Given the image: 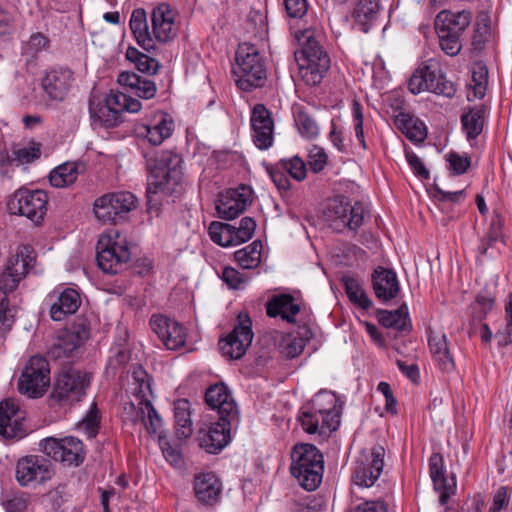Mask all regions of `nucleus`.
Returning <instances> with one entry per match:
<instances>
[{"label": "nucleus", "instance_id": "obj_18", "mask_svg": "<svg viewBox=\"0 0 512 512\" xmlns=\"http://www.w3.org/2000/svg\"><path fill=\"white\" fill-rule=\"evenodd\" d=\"M252 190L246 185L237 189H229L220 193L216 201L218 216L225 220H233L243 213L251 203Z\"/></svg>", "mask_w": 512, "mask_h": 512}, {"label": "nucleus", "instance_id": "obj_17", "mask_svg": "<svg viewBox=\"0 0 512 512\" xmlns=\"http://www.w3.org/2000/svg\"><path fill=\"white\" fill-rule=\"evenodd\" d=\"M385 449L376 445L369 455H362L356 461L353 481L360 487H371L379 479L384 468Z\"/></svg>", "mask_w": 512, "mask_h": 512}, {"label": "nucleus", "instance_id": "obj_11", "mask_svg": "<svg viewBox=\"0 0 512 512\" xmlns=\"http://www.w3.org/2000/svg\"><path fill=\"white\" fill-rule=\"evenodd\" d=\"M137 206V198L128 191L105 194L94 202V214L103 221L118 223Z\"/></svg>", "mask_w": 512, "mask_h": 512}, {"label": "nucleus", "instance_id": "obj_57", "mask_svg": "<svg viewBox=\"0 0 512 512\" xmlns=\"http://www.w3.org/2000/svg\"><path fill=\"white\" fill-rule=\"evenodd\" d=\"M145 407V420L142 421L150 434H156L161 426V418L151 401L142 404Z\"/></svg>", "mask_w": 512, "mask_h": 512}, {"label": "nucleus", "instance_id": "obj_43", "mask_svg": "<svg viewBox=\"0 0 512 512\" xmlns=\"http://www.w3.org/2000/svg\"><path fill=\"white\" fill-rule=\"evenodd\" d=\"M342 282L345 292L351 302L364 310L370 309L372 301L369 299L367 293L360 286L356 278L345 275L342 277Z\"/></svg>", "mask_w": 512, "mask_h": 512}, {"label": "nucleus", "instance_id": "obj_39", "mask_svg": "<svg viewBox=\"0 0 512 512\" xmlns=\"http://www.w3.org/2000/svg\"><path fill=\"white\" fill-rule=\"evenodd\" d=\"M78 177V165L72 162H66L49 175L50 184L56 188H64L73 184Z\"/></svg>", "mask_w": 512, "mask_h": 512}, {"label": "nucleus", "instance_id": "obj_29", "mask_svg": "<svg viewBox=\"0 0 512 512\" xmlns=\"http://www.w3.org/2000/svg\"><path fill=\"white\" fill-rule=\"evenodd\" d=\"M472 14L468 10L452 12L443 9L435 18L436 32H464L470 25Z\"/></svg>", "mask_w": 512, "mask_h": 512}, {"label": "nucleus", "instance_id": "obj_36", "mask_svg": "<svg viewBox=\"0 0 512 512\" xmlns=\"http://www.w3.org/2000/svg\"><path fill=\"white\" fill-rule=\"evenodd\" d=\"M118 83L134 90V93L143 99L153 98L157 91L155 82L134 72H122L118 76Z\"/></svg>", "mask_w": 512, "mask_h": 512}, {"label": "nucleus", "instance_id": "obj_5", "mask_svg": "<svg viewBox=\"0 0 512 512\" xmlns=\"http://www.w3.org/2000/svg\"><path fill=\"white\" fill-rule=\"evenodd\" d=\"M336 402L334 394L318 393L311 407L299 415L303 430L309 434L337 430L340 424V411L336 410Z\"/></svg>", "mask_w": 512, "mask_h": 512}, {"label": "nucleus", "instance_id": "obj_55", "mask_svg": "<svg viewBox=\"0 0 512 512\" xmlns=\"http://www.w3.org/2000/svg\"><path fill=\"white\" fill-rule=\"evenodd\" d=\"M221 278L230 289H240L248 281L245 274L229 266L223 269Z\"/></svg>", "mask_w": 512, "mask_h": 512}, {"label": "nucleus", "instance_id": "obj_47", "mask_svg": "<svg viewBox=\"0 0 512 512\" xmlns=\"http://www.w3.org/2000/svg\"><path fill=\"white\" fill-rule=\"evenodd\" d=\"M472 87L474 98L481 99L485 96L488 85V68L482 61L475 62L472 67Z\"/></svg>", "mask_w": 512, "mask_h": 512}, {"label": "nucleus", "instance_id": "obj_38", "mask_svg": "<svg viewBox=\"0 0 512 512\" xmlns=\"http://www.w3.org/2000/svg\"><path fill=\"white\" fill-rule=\"evenodd\" d=\"M378 315L380 324L386 328H393L398 332L410 331L411 329L406 304H402L394 311L381 310Z\"/></svg>", "mask_w": 512, "mask_h": 512}, {"label": "nucleus", "instance_id": "obj_64", "mask_svg": "<svg viewBox=\"0 0 512 512\" xmlns=\"http://www.w3.org/2000/svg\"><path fill=\"white\" fill-rule=\"evenodd\" d=\"M305 348L303 340L297 337H289L285 340L282 346L281 353L288 359H293L299 356Z\"/></svg>", "mask_w": 512, "mask_h": 512}, {"label": "nucleus", "instance_id": "obj_13", "mask_svg": "<svg viewBox=\"0 0 512 512\" xmlns=\"http://www.w3.org/2000/svg\"><path fill=\"white\" fill-rule=\"evenodd\" d=\"M35 263L33 249L29 245H21L16 253L9 257L7 265L0 275V288L7 294L14 291L19 282L28 274Z\"/></svg>", "mask_w": 512, "mask_h": 512}, {"label": "nucleus", "instance_id": "obj_45", "mask_svg": "<svg viewBox=\"0 0 512 512\" xmlns=\"http://www.w3.org/2000/svg\"><path fill=\"white\" fill-rule=\"evenodd\" d=\"M262 244L259 240L252 242L246 247L234 253L235 260L244 269H254L261 262Z\"/></svg>", "mask_w": 512, "mask_h": 512}, {"label": "nucleus", "instance_id": "obj_4", "mask_svg": "<svg viewBox=\"0 0 512 512\" xmlns=\"http://www.w3.org/2000/svg\"><path fill=\"white\" fill-rule=\"evenodd\" d=\"M291 474L299 485L307 491L316 490L322 482L324 459L320 450L313 444L301 443L291 451Z\"/></svg>", "mask_w": 512, "mask_h": 512}, {"label": "nucleus", "instance_id": "obj_50", "mask_svg": "<svg viewBox=\"0 0 512 512\" xmlns=\"http://www.w3.org/2000/svg\"><path fill=\"white\" fill-rule=\"evenodd\" d=\"M13 160L19 165L29 164L39 159L41 156L40 144L32 143L28 147H13L12 150Z\"/></svg>", "mask_w": 512, "mask_h": 512}, {"label": "nucleus", "instance_id": "obj_44", "mask_svg": "<svg viewBox=\"0 0 512 512\" xmlns=\"http://www.w3.org/2000/svg\"><path fill=\"white\" fill-rule=\"evenodd\" d=\"M233 231L234 225L218 221L211 222L208 228L211 240L222 247L237 245Z\"/></svg>", "mask_w": 512, "mask_h": 512}, {"label": "nucleus", "instance_id": "obj_23", "mask_svg": "<svg viewBox=\"0 0 512 512\" xmlns=\"http://www.w3.org/2000/svg\"><path fill=\"white\" fill-rule=\"evenodd\" d=\"M193 490L198 502L212 507L220 501L223 486L215 473L202 472L194 476Z\"/></svg>", "mask_w": 512, "mask_h": 512}, {"label": "nucleus", "instance_id": "obj_54", "mask_svg": "<svg viewBox=\"0 0 512 512\" xmlns=\"http://www.w3.org/2000/svg\"><path fill=\"white\" fill-rule=\"evenodd\" d=\"M441 49L449 56H456L462 48L459 34H437Z\"/></svg>", "mask_w": 512, "mask_h": 512}, {"label": "nucleus", "instance_id": "obj_22", "mask_svg": "<svg viewBox=\"0 0 512 512\" xmlns=\"http://www.w3.org/2000/svg\"><path fill=\"white\" fill-rule=\"evenodd\" d=\"M429 473L434 490L439 492V503L444 506L456 493V479L445 475L444 460L440 453H433L429 459Z\"/></svg>", "mask_w": 512, "mask_h": 512}, {"label": "nucleus", "instance_id": "obj_19", "mask_svg": "<svg viewBox=\"0 0 512 512\" xmlns=\"http://www.w3.org/2000/svg\"><path fill=\"white\" fill-rule=\"evenodd\" d=\"M238 423L239 421H232L228 417H219V420L212 423L208 430H200V446L211 454L220 452L231 441V429Z\"/></svg>", "mask_w": 512, "mask_h": 512}, {"label": "nucleus", "instance_id": "obj_7", "mask_svg": "<svg viewBox=\"0 0 512 512\" xmlns=\"http://www.w3.org/2000/svg\"><path fill=\"white\" fill-rule=\"evenodd\" d=\"M365 209L362 203L356 202L353 206L342 196L329 199L323 208L325 222L335 231L344 228L357 231L363 224Z\"/></svg>", "mask_w": 512, "mask_h": 512}, {"label": "nucleus", "instance_id": "obj_1", "mask_svg": "<svg viewBox=\"0 0 512 512\" xmlns=\"http://www.w3.org/2000/svg\"><path fill=\"white\" fill-rule=\"evenodd\" d=\"M181 157L171 151H161L146 156L149 171L147 204L149 209L158 205L157 195L178 197L183 191Z\"/></svg>", "mask_w": 512, "mask_h": 512}, {"label": "nucleus", "instance_id": "obj_12", "mask_svg": "<svg viewBox=\"0 0 512 512\" xmlns=\"http://www.w3.org/2000/svg\"><path fill=\"white\" fill-rule=\"evenodd\" d=\"M39 448L46 456L66 466H79L85 459L82 441L73 436L45 438L39 442Z\"/></svg>", "mask_w": 512, "mask_h": 512}, {"label": "nucleus", "instance_id": "obj_49", "mask_svg": "<svg viewBox=\"0 0 512 512\" xmlns=\"http://www.w3.org/2000/svg\"><path fill=\"white\" fill-rule=\"evenodd\" d=\"M279 167L283 168L287 174L297 181H302L306 177V164L298 156H294L290 159H281L279 161Z\"/></svg>", "mask_w": 512, "mask_h": 512}, {"label": "nucleus", "instance_id": "obj_60", "mask_svg": "<svg viewBox=\"0 0 512 512\" xmlns=\"http://www.w3.org/2000/svg\"><path fill=\"white\" fill-rule=\"evenodd\" d=\"M100 419L96 409L90 410L83 421L79 424V428L85 432L88 438H94L98 434Z\"/></svg>", "mask_w": 512, "mask_h": 512}, {"label": "nucleus", "instance_id": "obj_25", "mask_svg": "<svg viewBox=\"0 0 512 512\" xmlns=\"http://www.w3.org/2000/svg\"><path fill=\"white\" fill-rule=\"evenodd\" d=\"M380 12V0H359L352 14L351 28L361 32L377 29Z\"/></svg>", "mask_w": 512, "mask_h": 512}, {"label": "nucleus", "instance_id": "obj_62", "mask_svg": "<svg viewBox=\"0 0 512 512\" xmlns=\"http://www.w3.org/2000/svg\"><path fill=\"white\" fill-rule=\"evenodd\" d=\"M447 161L449 162L450 169L456 175L464 174L471 165V160L468 156H462L456 152H450L447 155Z\"/></svg>", "mask_w": 512, "mask_h": 512}, {"label": "nucleus", "instance_id": "obj_34", "mask_svg": "<svg viewBox=\"0 0 512 512\" xmlns=\"http://www.w3.org/2000/svg\"><path fill=\"white\" fill-rule=\"evenodd\" d=\"M152 32H172L179 30V15L167 3L155 7L151 14Z\"/></svg>", "mask_w": 512, "mask_h": 512}, {"label": "nucleus", "instance_id": "obj_27", "mask_svg": "<svg viewBox=\"0 0 512 512\" xmlns=\"http://www.w3.org/2000/svg\"><path fill=\"white\" fill-rule=\"evenodd\" d=\"M372 285L375 296L382 302L394 299L400 291L396 273L391 269L383 267H378L374 270Z\"/></svg>", "mask_w": 512, "mask_h": 512}, {"label": "nucleus", "instance_id": "obj_51", "mask_svg": "<svg viewBox=\"0 0 512 512\" xmlns=\"http://www.w3.org/2000/svg\"><path fill=\"white\" fill-rule=\"evenodd\" d=\"M137 44L146 52L156 48L157 42L166 43L173 39L174 34H133Z\"/></svg>", "mask_w": 512, "mask_h": 512}, {"label": "nucleus", "instance_id": "obj_59", "mask_svg": "<svg viewBox=\"0 0 512 512\" xmlns=\"http://www.w3.org/2000/svg\"><path fill=\"white\" fill-rule=\"evenodd\" d=\"M346 512H388L387 504L382 500H365L352 503Z\"/></svg>", "mask_w": 512, "mask_h": 512}, {"label": "nucleus", "instance_id": "obj_52", "mask_svg": "<svg viewBox=\"0 0 512 512\" xmlns=\"http://www.w3.org/2000/svg\"><path fill=\"white\" fill-rule=\"evenodd\" d=\"M256 229V222L251 217H243L240 220V224L238 227L234 226V237L236 239V244L240 245L248 240H250Z\"/></svg>", "mask_w": 512, "mask_h": 512}, {"label": "nucleus", "instance_id": "obj_33", "mask_svg": "<svg viewBox=\"0 0 512 512\" xmlns=\"http://www.w3.org/2000/svg\"><path fill=\"white\" fill-rule=\"evenodd\" d=\"M19 411L18 405L11 399L0 402V436L13 439L20 436L21 423L14 419Z\"/></svg>", "mask_w": 512, "mask_h": 512}, {"label": "nucleus", "instance_id": "obj_30", "mask_svg": "<svg viewBox=\"0 0 512 512\" xmlns=\"http://www.w3.org/2000/svg\"><path fill=\"white\" fill-rule=\"evenodd\" d=\"M428 344L430 352L439 368L444 372L453 371L455 363L448 347L447 337L444 333L428 330Z\"/></svg>", "mask_w": 512, "mask_h": 512}, {"label": "nucleus", "instance_id": "obj_24", "mask_svg": "<svg viewBox=\"0 0 512 512\" xmlns=\"http://www.w3.org/2000/svg\"><path fill=\"white\" fill-rule=\"evenodd\" d=\"M205 401L211 409H216L219 417L239 421V411L228 388L223 384L211 385L205 393Z\"/></svg>", "mask_w": 512, "mask_h": 512}, {"label": "nucleus", "instance_id": "obj_32", "mask_svg": "<svg viewBox=\"0 0 512 512\" xmlns=\"http://www.w3.org/2000/svg\"><path fill=\"white\" fill-rule=\"evenodd\" d=\"M81 305V297L73 288H65L51 305L50 316L54 321H62L76 313Z\"/></svg>", "mask_w": 512, "mask_h": 512}, {"label": "nucleus", "instance_id": "obj_21", "mask_svg": "<svg viewBox=\"0 0 512 512\" xmlns=\"http://www.w3.org/2000/svg\"><path fill=\"white\" fill-rule=\"evenodd\" d=\"M252 139L257 148L268 149L273 144L274 121L271 112L263 104H256L250 117Z\"/></svg>", "mask_w": 512, "mask_h": 512}, {"label": "nucleus", "instance_id": "obj_63", "mask_svg": "<svg viewBox=\"0 0 512 512\" xmlns=\"http://www.w3.org/2000/svg\"><path fill=\"white\" fill-rule=\"evenodd\" d=\"M327 159L324 149L315 146L309 152L308 164L310 169L315 173L322 171L327 164Z\"/></svg>", "mask_w": 512, "mask_h": 512}, {"label": "nucleus", "instance_id": "obj_20", "mask_svg": "<svg viewBox=\"0 0 512 512\" xmlns=\"http://www.w3.org/2000/svg\"><path fill=\"white\" fill-rule=\"evenodd\" d=\"M150 326L169 350H176L186 343V329L179 322L164 315H153Z\"/></svg>", "mask_w": 512, "mask_h": 512}, {"label": "nucleus", "instance_id": "obj_37", "mask_svg": "<svg viewBox=\"0 0 512 512\" xmlns=\"http://www.w3.org/2000/svg\"><path fill=\"white\" fill-rule=\"evenodd\" d=\"M145 136L148 141L154 145H160L164 142L165 139L169 138L172 135L174 129V122L169 117V115L165 113H159V115L155 118L154 123L145 125Z\"/></svg>", "mask_w": 512, "mask_h": 512}, {"label": "nucleus", "instance_id": "obj_26", "mask_svg": "<svg viewBox=\"0 0 512 512\" xmlns=\"http://www.w3.org/2000/svg\"><path fill=\"white\" fill-rule=\"evenodd\" d=\"M72 81L73 72L70 69H53L47 72L46 76L43 78L42 86L50 99L63 101Z\"/></svg>", "mask_w": 512, "mask_h": 512}, {"label": "nucleus", "instance_id": "obj_31", "mask_svg": "<svg viewBox=\"0 0 512 512\" xmlns=\"http://www.w3.org/2000/svg\"><path fill=\"white\" fill-rule=\"evenodd\" d=\"M486 107L482 104L466 108L461 115L462 131L471 142L478 138L485 126Z\"/></svg>", "mask_w": 512, "mask_h": 512}, {"label": "nucleus", "instance_id": "obj_46", "mask_svg": "<svg viewBox=\"0 0 512 512\" xmlns=\"http://www.w3.org/2000/svg\"><path fill=\"white\" fill-rule=\"evenodd\" d=\"M82 345V338L74 335L68 329L60 331L56 342L52 347L55 357L69 356L75 349Z\"/></svg>", "mask_w": 512, "mask_h": 512}, {"label": "nucleus", "instance_id": "obj_6", "mask_svg": "<svg viewBox=\"0 0 512 512\" xmlns=\"http://www.w3.org/2000/svg\"><path fill=\"white\" fill-rule=\"evenodd\" d=\"M408 88L415 95L430 91L452 98L456 93L455 84L446 79L439 63L434 59L426 61L416 69L409 79Z\"/></svg>", "mask_w": 512, "mask_h": 512}, {"label": "nucleus", "instance_id": "obj_8", "mask_svg": "<svg viewBox=\"0 0 512 512\" xmlns=\"http://www.w3.org/2000/svg\"><path fill=\"white\" fill-rule=\"evenodd\" d=\"M50 386L48 360L39 355L32 356L25 364L18 381V391L29 398H40Z\"/></svg>", "mask_w": 512, "mask_h": 512}, {"label": "nucleus", "instance_id": "obj_3", "mask_svg": "<svg viewBox=\"0 0 512 512\" xmlns=\"http://www.w3.org/2000/svg\"><path fill=\"white\" fill-rule=\"evenodd\" d=\"M232 75L236 86L242 91L251 92L264 86L267 79L265 61L253 43L238 45Z\"/></svg>", "mask_w": 512, "mask_h": 512}, {"label": "nucleus", "instance_id": "obj_58", "mask_svg": "<svg viewBox=\"0 0 512 512\" xmlns=\"http://www.w3.org/2000/svg\"><path fill=\"white\" fill-rule=\"evenodd\" d=\"M268 173L271 180L280 192H287L290 190V180L286 171L279 167V161L268 168Z\"/></svg>", "mask_w": 512, "mask_h": 512}, {"label": "nucleus", "instance_id": "obj_16", "mask_svg": "<svg viewBox=\"0 0 512 512\" xmlns=\"http://www.w3.org/2000/svg\"><path fill=\"white\" fill-rule=\"evenodd\" d=\"M253 336L251 318L248 314L240 313L233 330L219 340V347L229 359H240L250 347Z\"/></svg>", "mask_w": 512, "mask_h": 512}, {"label": "nucleus", "instance_id": "obj_35", "mask_svg": "<svg viewBox=\"0 0 512 512\" xmlns=\"http://www.w3.org/2000/svg\"><path fill=\"white\" fill-rule=\"evenodd\" d=\"M299 311V305L294 302L293 296L289 294L275 296L266 306V312L269 317L281 316L282 319L290 323L295 322L294 316Z\"/></svg>", "mask_w": 512, "mask_h": 512}, {"label": "nucleus", "instance_id": "obj_9", "mask_svg": "<svg viewBox=\"0 0 512 512\" xmlns=\"http://www.w3.org/2000/svg\"><path fill=\"white\" fill-rule=\"evenodd\" d=\"M96 250L97 265L107 274L113 275L121 272L131 257L126 241L120 239L119 235L115 239L110 235L101 236Z\"/></svg>", "mask_w": 512, "mask_h": 512}, {"label": "nucleus", "instance_id": "obj_56", "mask_svg": "<svg viewBox=\"0 0 512 512\" xmlns=\"http://www.w3.org/2000/svg\"><path fill=\"white\" fill-rule=\"evenodd\" d=\"M109 105L113 108L114 111H117V121L118 124H121L123 119V113L126 109V101L127 95L123 92H114L111 91L108 95H103Z\"/></svg>", "mask_w": 512, "mask_h": 512}, {"label": "nucleus", "instance_id": "obj_2", "mask_svg": "<svg viewBox=\"0 0 512 512\" xmlns=\"http://www.w3.org/2000/svg\"><path fill=\"white\" fill-rule=\"evenodd\" d=\"M295 38L300 46L294 52L299 76L308 86H317L330 69V57L314 34H295Z\"/></svg>", "mask_w": 512, "mask_h": 512}, {"label": "nucleus", "instance_id": "obj_61", "mask_svg": "<svg viewBox=\"0 0 512 512\" xmlns=\"http://www.w3.org/2000/svg\"><path fill=\"white\" fill-rule=\"evenodd\" d=\"M247 29L255 32H268L267 15L258 10H251L247 17Z\"/></svg>", "mask_w": 512, "mask_h": 512}, {"label": "nucleus", "instance_id": "obj_15", "mask_svg": "<svg viewBox=\"0 0 512 512\" xmlns=\"http://www.w3.org/2000/svg\"><path fill=\"white\" fill-rule=\"evenodd\" d=\"M55 471L51 461L41 455H27L16 463L15 478L22 487L43 484L52 479Z\"/></svg>", "mask_w": 512, "mask_h": 512}, {"label": "nucleus", "instance_id": "obj_14", "mask_svg": "<svg viewBox=\"0 0 512 512\" xmlns=\"http://www.w3.org/2000/svg\"><path fill=\"white\" fill-rule=\"evenodd\" d=\"M48 196L43 190L20 188L15 193L8 208L12 213L27 217L35 223H40L47 211Z\"/></svg>", "mask_w": 512, "mask_h": 512}, {"label": "nucleus", "instance_id": "obj_10", "mask_svg": "<svg viewBox=\"0 0 512 512\" xmlns=\"http://www.w3.org/2000/svg\"><path fill=\"white\" fill-rule=\"evenodd\" d=\"M90 384V375L73 367H64L56 378L51 400L62 402H78L86 393Z\"/></svg>", "mask_w": 512, "mask_h": 512}, {"label": "nucleus", "instance_id": "obj_48", "mask_svg": "<svg viewBox=\"0 0 512 512\" xmlns=\"http://www.w3.org/2000/svg\"><path fill=\"white\" fill-rule=\"evenodd\" d=\"M1 504L6 512H25L28 499L24 492L12 491L2 495Z\"/></svg>", "mask_w": 512, "mask_h": 512}, {"label": "nucleus", "instance_id": "obj_28", "mask_svg": "<svg viewBox=\"0 0 512 512\" xmlns=\"http://www.w3.org/2000/svg\"><path fill=\"white\" fill-rule=\"evenodd\" d=\"M117 111L109 105L105 97L95 90L90 94L89 98V115L94 124L106 128H113L118 126Z\"/></svg>", "mask_w": 512, "mask_h": 512}, {"label": "nucleus", "instance_id": "obj_53", "mask_svg": "<svg viewBox=\"0 0 512 512\" xmlns=\"http://www.w3.org/2000/svg\"><path fill=\"white\" fill-rule=\"evenodd\" d=\"M296 123L300 133L307 138H315L319 133L316 121L307 112L300 111L296 117Z\"/></svg>", "mask_w": 512, "mask_h": 512}, {"label": "nucleus", "instance_id": "obj_41", "mask_svg": "<svg viewBox=\"0 0 512 512\" xmlns=\"http://www.w3.org/2000/svg\"><path fill=\"white\" fill-rule=\"evenodd\" d=\"M133 389L132 394L139 400V405L150 401L149 396L152 394L151 379L142 366L134 368L132 373Z\"/></svg>", "mask_w": 512, "mask_h": 512}, {"label": "nucleus", "instance_id": "obj_40", "mask_svg": "<svg viewBox=\"0 0 512 512\" xmlns=\"http://www.w3.org/2000/svg\"><path fill=\"white\" fill-rule=\"evenodd\" d=\"M189 406L190 403L186 399L178 400L174 406L176 431L179 438H188L192 434Z\"/></svg>", "mask_w": 512, "mask_h": 512}, {"label": "nucleus", "instance_id": "obj_42", "mask_svg": "<svg viewBox=\"0 0 512 512\" xmlns=\"http://www.w3.org/2000/svg\"><path fill=\"white\" fill-rule=\"evenodd\" d=\"M126 58L135 64L138 71L148 75L156 74L161 67L156 59L132 46L127 48Z\"/></svg>", "mask_w": 512, "mask_h": 512}]
</instances>
